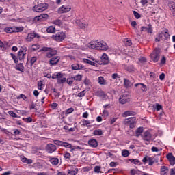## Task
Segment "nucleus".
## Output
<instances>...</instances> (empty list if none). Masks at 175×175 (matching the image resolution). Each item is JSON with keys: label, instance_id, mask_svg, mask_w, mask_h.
Listing matches in <instances>:
<instances>
[{"label": "nucleus", "instance_id": "obj_47", "mask_svg": "<svg viewBox=\"0 0 175 175\" xmlns=\"http://www.w3.org/2000/svg\"><path fill=\"white\" fill-rule=\"evenodd\" d=\"M101 169H102V167H100V165H96V167H94V172L95 173H100L101 172Z\"/></svg>", "mask_w": 175, "mask_h": 175}, {"label": "nucleus", "instance_id": "obj_63", "mask_svg": "<svg viewBox=\"0 0 175 175\" xmlns=\"http://www.w3.org/2000/svg\"><path fill=\"white\" fill-rule=\"evenodd\" d=\"M155 109H157V111H159L163 109V106L159 103H156Z\"/></svg>", "mask_w": 175, "mask_h": 175}, {"label": "nucleus", "instance_id": "obj_55", "mask_svg": "<svg viewBox=\"0 0 175 175\" xmlns=\"http://www.w3.org/2000/svg\"><path fill=\"white\" fill-rule=\"evenodd\" d=\"M43 81L42 80H40L38 81V89L40 90H43Z\"/></svg>", "mask_w": 175, "mask_h": 175}, {"label": "nucleus", "instance_id": "obj_39", "mask_svg": "<svg viewBox=\"0 0 175 175\" xmlns=\"http://www.w3.org/2000/svg\"><path fill=\"white\" fill-rule=\"evenodd\" d=\"M8 113L12 117L14 118H20V116L16 114L14 111H8Z\"/></svg>", "mask_w": 175, "mask_h": 175}, {"label": "nucleus", "instance_id": "obj_51", "mask_svg": "<svg viewBox=\"0 0 175 175\" xmlns=\"http://www.w3.org/2000/svg\"><path fill=\"white\" fill-rule=\"evenodd\" d=\"M23 120L27 123H31L33 122V118L31 117L23 118Z\"/></svg>", "mask_w": 175, "mask_h": 175}, {"label": "nucleus", "instance_id": "obj_44", "mask_svg": "<svg viewBox=\"0 0 175 175\" xmlns=\"http://www.w3.org/2000/svg\"><path fill=\"white\" fill-rule=\"evenodd\" d=\"M53 24L60 27L62 25V21L60 19H56L53 21Z\"/></svg>", "mask_w": 175, "mask_h": 175}, {"label": "nucleus", "instance_id": "obj_14", "mask_svg": "<svg viewBox=\"0 0 175 175\" xmlns=\"http://www.w3.org/2000/svg\"><path fill=\"white\" fill-rule=\"evenodd\" d=\"M83 62L85 64H88L89 65L93 66H96L98 67L99 64L98 62V60H95V61H92L90 59H86V58H83Z\"/></svg>", "mask_w": 175, "mask_h": 175}, {"label": "nucleus", "instance_id": "obj_2", "mask_svg": "<svg viewBox=\"0 0 175 175\" xmlns=\"http://www.w3.org/2000/svg\"><path fill=\"white\" fill-rule=\"evenodd\" d=\"M161 57V49L159 48H155L150 54V62L157 63Z\"/></svg>", "mask_w": 175, "mask_h": 175}, {"label": "nucleus", "instance_id": "obj_11", "mask_svg": "<svg viewBox=\"0 0 175 175\" xmlns=\"http://www.w3.org/2000/svg\"><path fill=\"white\" fill-rule=\"evenodd\" d=\"M144 141L150 142L152 139V134L150 131H146L142 135Z\"/></svg>", "mask_w": 175, "mask_h": 175}, {"label": "nucleus", "instance_id": "obj_52", "mask_svg": "<svg viewBox=\"0 0 175 175\" xmlns=\"http://www.w3.org/2000/svg\"><path fill=\"white\" fill-rule=\"evenodd\" d=\"M33 21L37 23L38 21L42 22L43 21L42 17L41 15L36 16L34 17Z\"/></svg>", "mask_w": 175, "mask_h": 175}, {"label": "nucleus", "instance_id": "obj_41", "mask_svg": "<svg viewBox=\"0 0 175 175\" xmlns=\"http://www.w3.org/2000/svg\"><path fill=\"white\" fill-rule=\"evenodd\" d=\"M25 53L18 52V57L19 61H23L25 59Z\"/></svg>", "mask_w": 175, "mask_h": 175}, {"label": "nucleus", "instance_id": "obj_29", "mask_svg": "<svg viewBox=\"0 0 175 175\" xmlns=\"http://www.w3.org/2000/svg\"><path fill=\"white\" fill-rule=\"evenodd\" d=\"M143 133H144V127L142 126L138 127L135 131V135L136 137H140Z\"/></svg>", "mask_w": 175, "mask_h": 175}, {"label": "nucleus", "instance_id": "obj_64", "mask_svg": "<svg viewBox=\"0 0 175 175\" xmlns=\"http://www.w3.org/2000/svg\"><path fill=\"white\" fill-rule=\"evenodd\" d=\"M170 175H175V167L170 169Z\"/></svg>", "mask_w": 175, "mask_h": 175}, {"label": "nucleus", "instance_id": "obj_23", "mask_svg": "<svg viewBox=\"0 0 175 175\" xmlns=\"http://www.w3.org/2000/svg\"><path fill=\"white\" fill-rule=\"evenodd\" d=\"M79 173V168L67 170V175H77Z\"/></svg>", "mask_w": 175, "mask_h": 175}, {"label": "nucleus", "instance_id": "obj_36", "mask_svg": "<svg viewBox=\"0 0 175 175\" xmlns=\"http://www.w3.org/2000/svg\"><path fill=\"white\" fill-rule=\"evenodd\" d=\"M130 154H131L129 150H126V149H123L122 150V156L124 158H126V157H129Z\"/></svg>", "mask_w": 175, "mask_h": 175}, {"label": "nucleus", "instance_id": "obj_62", "mask_svg": "<svg viewBox=\"0 0 175 175\" xmlns=\"http://www.w3.org/2000/svg\"><path fill=\"white\" fill-rule=\"evenodd\" d=\"M139 62L141 64H144V63L147 62V59L145 57H142L139 58Z\"/></svg>", "mask_w": 175, "mask_h": 175}, {"label": "nucleus", "instance_id": "obj_42", "mask_svg": "<svg viewBox=\"0 0 175 175\" xmlns=\"http://www.w3.org/2000/svg\"><path fill=\"white\" fill-rule=\"evenodd\" d=\"M63 157L66 161H70L72 157V154L68 153V152H66L63 154Z\"/></svg>", "mask_w": 175, "mask_h": 175}, {"label": "nucleus", "instance_id": "obj_31", "mask_svg": "<svg viewBox=\"0 0 175 175\" xmlns=\"http://www.w3.org/2000/svg\"><path fill=\"white\" fill-rule=\"evenodd\" d=\"M82 125L86 127H89L91 125V123L93 122V120H87L85 119L81 120Z\"/></svg>", "mask_w": 175, "mask_h": 175}, {"label": "nucleus", "instance_id": "obj_56", "mask_svg": "<svg viewBox=\"0 0 175 175\" xmlns=\"http://www.w3.org/2000/svg\"><path fill=\"white\" fill-rule=\"evenodd\" d=\"M133 15L136 19L141 18L142 16L137 11H133Z\"/></svg>", "mask_w": 175, "mask_h": 175}, {"label": "nucleus", "instance_id": "obj_20", "mask_svg": "<svg viewBox=\"0 0 175 175\" xmlns=\"http://www.w3.org/2000/svg\"><path fill=\"white\" fill-rule=\"evenodd\" d=\"M75 23H76L77 25L79 26L82 29H85L88 27V23H81V21L79 19H77L75 21Z\"/></svg>", "mask_w": 175, "mask_h": 175}, {"label": "nucleus", "instance_id": "obj_18", "mask_svg": "<svg viewBox=\"0 0 175 175\" xmlns=\"http://www.w3.org/2000/svg\"><path fill=\"white\" fill-rule=\"evenodd\" d=\"M36 37V33H29L25 38L26 42H30L33 41L34 38Z\"/></svg>", "mask_w": 175, "mask_h": 175}, {"label": "nucleus", "instance_id": "obj_22", "mask_svg": "<svg viewBox=\"0 0 175 175\" xmlns=\"http://www.w3.org/2000/svg\"><path fill=\"white\" fill-rule=\"evenodd\" d=\"M124 85L126 88H130L133 86V83L129 80L127 79L126 78H124Z\"/></svg>", "mask_w": 175, "mask_h": 175}, {"label": "nucleus", "instance_id": "obj_17", "mask_svg": "<svg viewBox=\"0 0 175 175\" xmlns=\"http://www.w3.org/2000/svg\"><path fill=\"white\" fill-rule=\"evenodd\" d=\"M71 68L73 70H81L83 68V66L81 64L74 63L71 65Z\"/></svg>", "mask_w": 175, "mask_h": 175}, {"label": "nucleus", "instance_id": "obj_15", "mask_svg": "<svg viewBox=\"0 0 175 175\" xmlns=\"http://www.w3.org/2000/svg\"><path fill=\"white\" fill-rule=\"evenodd\" d=\"M167 159L170 162V165L174 166L175 165V157L173 156V153H168L166 156Z\"/></svg>", "mask_w": 175, "mask_h": 175}, {"label": "nucleus", "instance_id": "obj_32", "mask_svg": "<svg viewBox=\"0 0 175 175\" xmlns=\"http://www.w3.org/2000/svg\"><path fill=\"white\" fill-rule=\"evenodd\" d=\"M96 96L103 99H105L107 98V94H105V92L104 91H98L96 92Z\"/></svg>", "mask_w": 175, "mask_h": 175}, {"label": "nucleus", "instance_id": "obj_8", "mask_svg": "<svg viewBox=\"0 0 175 175\" xmlns=\"http://www.w3.org/2000/svg\"><path fill=\"white\" fill-rule=\"evenodd\" d=\"M72 7L69 5H63L58 8V14H65L70 12Z\"/></svg>", "mask_w": 175, "mask_h": 175}, {"label": "nucleus", "instance_id": "obj_28", "mask_svg": "<svg viewBox=\"0 0 175 175\" xmlns=\"http://www.w3.org/2000/svg\"><path fill=\"white\" fill-rule=\"evenodd\" d=\"M98 81L100 85H107V80H105L103 76L98 77Z\"/></svg>", "mask_w": 175, "mask_h": 175}, {"label": "nucleus", "instance_id": "obj_48", "mask_svg": "<svg viewBox=\"0 0 175 175\" xmlns=\"http://www.w3.org/2000/svg\"><path fill=\"white\" fill-rule=\"evenodd\" d=\"M85 94H86V90H83V91H81L77 94V97L83 98L85 96Z\"/></svg>", "mask_w": 175, "mask_h": 175}, {"label": "nucleus", "instance_id": "obj_5", "mask_svg": "<svg viewBox=\"0 0 175 175\" xmlns=\"http://www.w3.org/2000/svg\"><path fill=\"white\" fill-rule=\"evenodd\" d=\"M66 38V33L64 31H58L57 33L52 35V39L57 42H61Z\"/></svg>", "mask_w": 175, "mask_h": 175}, {"label": "nucleus", "instance_id": "obj_46", "mask_svg": "<svg viewBox=\"0 0 175 175\" xmlns=\"http://www.w3.org/2000/svg\"><path fill=\"white\" fill-rule=\"evenodd\" d=\"M22 135V133L19 129H14L13 135L19 136V135Z\"/></svg>", "mask_w": 175, "mask_h": 175}, {"label": "nucleus", "instance_id": "obj_60", "mask_svg": "<svg viewBox=\"0 0 175 175\" xmlns=\"http://www.w3.org/2000/svg\"><path fill=\"white\" fill-rule=\"evenodd\" d=\"M132 44H133L132 40L130 39H126V40L125 41V46H132Z\"/></svg>", "mask_w": 175, "mask_h": 175}, {"label": "nucleus", "instance_id": "obj_53", "mask_svg": "<svg viewBox=\"0 0 175 175\" xmlns=\"http://www.w3.org/2000/svg\"><path fill=\"white\" fill-rule=\"evenodd\" d=\"M62 147H64L66 148H72V144L67 142H64Z\"/></svg>", "mask_w": 175, "mask_h": 175}, {"label": "nucleus", "instance_id": "obj_26", "mask_svg": "<svg viewBox=\"0 0 175 175\" xmlns=\"http://www.w3.org/2000/svg\"><path fill=\"white\" fill-rule=\"evenodd\" d=\"M16 70L19 72H25V66H24L23 64L19 63V64H16Z\"/></svg>", "mask_w": 175, "mask_h": 175}, {"label": "nucleus", "instance_id": "obj_25", "mask_svg": "<svg viewBox=\"0 0 175 175\" xmlns=\"http://www.w3.org/2000/svg\"><path fill=\"white\" fill-rule=\"evenodd\" d=\"M136 115V112L133 111H126L122 113V117L123 118H126L128 116H135Z\"/></svg>", "mask_w": 175, "mask_h": 175}, {"label": "nucleus", "instance_id": "obj_61", "mask_svg": "<svg viewBox=\"0 0 175 175\" xmlns=\"http://www.w3.org/2000/svg\"><path fill=\"white\" fill-rule=\"evenodd\" d=\"M111 78L113 80L118 79H120V76L118 74V73H113L111 75Z\"/></svg>", "mask_w": 175, "mask_h": 175}, {"label": "nucleus", "instance_id": "obj_50", "mask_svg": "<svg viewBox=\"0 0 175 175\" xmlns=\"http://www.w3.org/2000/svg\"><path fill=\"white\" fill-rule=\"evenodd\" d=\"M10 56L12 58V59L14 60L15 64H18V59L17 56L15 54L10 53Z\"/></svg>", "mask_w": 175, "mask_h": 175}, {"label": "nucleus", "instance_id": "obj_1", "mask_svg": "<svg viewBox=\"0 0 175 175\" xmlns=\"http://www.w3.org/2000/svg\"><path fill=\"white\" fill-rule=\"evenodd\" d=\"M88 47L92 49L95 50H100V51H108L109 49V46L107 43L104 40H94L91 41L88 44Z\"/></svg>", "mask_w": 175, "mask_h": 175}, {"label": "nucleus", "instance_id": "obj_59", "mask_svg": "<svg viewBox=\"0 0 175 175\" xmlns=\"http://www.w3.org/2000/svg\"><path fill=\"white\" fill-rule=\"evenodd\" d=\"M74 111H75V109L73 107H70L66 109V114L69 115V114L72 113V112H74Z\"/></svg>", "mask_w": 175, "mask_h": 175}, {"label": "nucleus", "instance_id": "obj_4", "mask_svg": "<svg viewBox=\"0 0 175 175\" xmlns=\"http://www.w3.org/2000/svg\"><path fill=\"white\" fill-rule=\"evenodd\" d=\"M49 8V4L46 3H41L37 5H35L33 7V11L38 13H41L46 11Z\"/></svg>", "mask_w": 175, "mask_h": 175}, {"label": "nucleus", "instance_id": "obj_34", "mask_svg": "<svg viewBox=\"0 0 175 175\" xmlns=\"http://www.w3.org/2000/svg\"><path fill=\"white\" fill-rule=\"evenodd\" d=\"M3 31L8 34H12L14 33V30L13 27H5Z\"/></svg>", "mask_w": 175, "mask_h": 175}, {"label": "nucleus", "instance_id": "obj_58", "mask_svg": "<svg viewBox=\"0 0 175 175\" xmlns=\"http://www.w3.org/2000/svg\"><path fill=\"white\" fill-rule=\"evenodd\" d=\"M31 49L33 51H36L40 49V45L38 44H32Z\"/></svg>", "mask_w": 175, "mask_h": 175}, {"label": "nucleus", "instance_id": "obj_9", "mask_svg": "<svg viewBox=\"0 0 175 175\" xmlns=\"http://www.w3.org/2000/svg\"><path fill=\"white\" fill-rule=\"evenodd\" d=\"M45 150L49 154H53L57 150V146L53 144L49 143L46 146Z\"/></svg>", "mask_w": 175, "mask_h": 175}, {"label": "nucleus", "instance_id": "obj_49", "mask_svg": "<svg viewBox=\"0 0 175 175\" xmlns=\"http://www.w3.org/2000/svg\"><path fill=\"white\" fill-rule=\"evenodd\" d=\"M38 57L36 56H33L30 59V64L31 66H33V65L37 62Z\"/></svg>", "mask_w": 175, "mask_h": 175}, {"label": "nucleus", "instance_id": "obj_6", "mask_svg": "<svg viewBox=\"0 0 175 175\" xmlns=\"http://www.w3.org/2000/svg\"><path fill=\"white\" fill-rule=\"evenodd\" d=\"M123 124L124 125H129L130 129H134L137 124L136 118L129 117L124 120Z\"/></svg>", "mask_w": 175, "mask_h": 175}, {"label": "nucleus", "instance_id": "obj_7", "mask_svg": "<svg viewBox=\"0 0 175 175\" xmlns=\"http://www.w3.org/2000/svg\"><path fill=\"white\" fill-rule=\"evenodd\" d=\"M100 60H98L97 63L98 64V65L103 66V65H107L109 63V56L107 53H104L101 57H100Z\"/></svg>", "mask_w": 175, "mask_h": 175}, {"label": "nucleus", "instance_id": "obj_12", "mask_svg": "<svg viewBox=\"0 0 175 175\" xmlns=\"http://www.w3.org/2000/svg\"><path fill=\"white\" fill-rule=\"evenodd\" d=\"M148 32V33H153V27L151 23L148 25V27L142 26L141 32Z\"/></svg>", "mask_w": 175, "mask_h": 175}, {"label": "nucleus", "instance_id": "obj_35", "mask_svg": "<svg viewBox=\"0 0 175 175\" xmlns=\"http://www.w3.org/2000/svg\"><path fill=\"white\" fill-rule=\"evenodd\" d=\"M94 135L95 136H100L103 134V131L102 129H95L93 132Z\"/></svg>", "mask_w": 175, "mask_h": 175}, {"label": "nucleus", "instance_id": "obj_33", "mask_svg": "<svg viewBox=\"0 0 175 175\" xmlns=\"http://www.w3.org/2000/svg\"><path fill=\"white\" fill-rule=\"evenodd\" d=\"M25 29L23 26H17L14 28V33H21L23 32Z\"/></svg>", "mask_w": 175, "mask_h": 175}, {"label": "nucleus", "instance_id": "obj_16", "mask_svg": "<svg viewBox=\"0 0 175 175\" xmlns=\"http://www.w3.org/2000/svg\"><path fill=\"white\" fill-rule=\"evenodd\" d=\"M88 145L93 148H96L98 146V142L97 139L92 138L88 140Z\"/></svg>", "mask_w": 175, "mask_h": 175}, {"label": "nucleus", "instance_id": "obj_19", "mask_svg": "<svg viewBox=\"0 0 175 175\" xmlns=\"http://www.w3.org/2000/svg\"><path fill=\"white\" fill-rule=\"evenodd\" d=\"M160 175H169V168L166 165H162L161 167Z\"/></svg>", "mask_w": 175, "mask_h": 175}, {"label": "nucleus", "instance_id": "obj_40", "mask_svg": "<svg viewBox=\"0 0 175 175\" xmlns=\"http://www.w3.org/2000/svg\"><path fill=\"white\" fill-rule=\"evenodd\" d=\"M73 77H74L75 81L80 82V81H81V80L83 79V75L81 74H77V75H75Z\"/></svg>", "mask_w": 175, "mask_h": 175}, {"label": "nucleus", "instance_id": "obj_43", "mask_svg": "<svg viewBox=\"0 0 175 175\" xmlns=\"http://www.w3.org/2000/svg\"><path fill=\"white\" fill-rule=\"evenodd\" d=\"M126 70L129 72H133L135 71V68L133 65H129L126 67Z\"/></svg>", "mask_w": 175, "mask_h": 175}, {"label": "nucleus", "instance_id": "obj_57", "mask_svg": "<svg viewBox=\"0 0 175 175\" xmlns=\"http://www.w3.org/2000/svg\"><path fill=\"white\" fill-rule=\"evenodd\" d=\"M66 81V77L59 78V79H57V83L59 84L64 83Z\"/></svg>", "mask_w": 175, "mask_h": 175}, {"label": "nucleus", "instance_id": "obj_37", "mask_svg": "<svg viewBox=\"0 0 175 175\" xmlns=\"http://www.w3.org/2000/svg\"><path fill=\"white\" fill-rule=\"evenodd\" d=\"M18 52H19V54H21V53L27 54V47L26 46H25V45H24V46H22L20 48Z\"/></svg>", "mask_w": 175, "mask_h": 175}, {"label": "nucleus", "instance_id": "obj_27", "mask_svg": "<svg viewBox=\"0 0 175 175\" xmlns=\"http://www.w3.org/2000/svg\"><path fill=\"white\" fill-rule=\"evenodd\" d=\"M49 162L53 165H57L59 163V160L57 157H51Z\"/></svg>", "mask_w": 175, "mask_h": 175}, {"label": "nucleus", "instance_id": "obj_38", "mask_svg": "<svg viewBox=\"0 0 175 175\" xmlns=\"http://www.w3.org/2000/svg\"><path fill=\"white\" fill-rule=\"evenodd\" d=\"M64 142V141L59 140V139L53 140L54 144H55L56 146H60V147H63Z\"/></svg>", "mask_w": 175, "mask_h": 175}, {"label": "nucleus", "instance_id": "obj_21", "mask_svg": "<svg viewBox=\"0 0 175 175\" xmlns=\"http://www.w3.org/2000/svg\"><path fill=\"white\" fill-rule=\"evenodd\" d=\"M139 86H141L140 87V89L142 92H146L147 91V89H148V87L146 85H145L144 83H135V87L137 88V87H139Z\"/></svg>", "mask_w": 175, "mask_h": 175}, {"label": "nucleus", "instance_id": "obj_3", "mask_svg": "<svg viewBox=\"0 0 175 175\" xmlns=\"http://www.w3.org/2000/svg\"><path fill=\"white\" fill-rule=\"evenodd\" d=\"M40 51L46 52V57L47 58H52L57 54V51L54 50L51 47L43 46Z\"/></svg>", "mask_w": 175, "mask_h": 175}, {"label": "nucleus", "instance_id": "obj_24", "mask_svg": "<svg viewBox=\"0 0 175 175\" xmlns=\"http://www.w3.org/2000/svg\"><path fill=\"white\" fill-rule=\"evenodd\" d=\"M168 7L170 10L172 11L173 16H175V2L170 1L168 3Z\"/></svg>", "mask_w": 175, "mask_h": 175}, {"label": "nucleus", "instance_id": "obj_30", "mask_svg": "<svg viewBox=\"0 0 175 175\" xmlns=\"http://www.w3.org/2000/svg\"><path fill=\"white\" fill-rule=\"evenodd\" d=\"M56 31L55 26L51 25L46 28V32L49 33H54Z\"/></svg>", "mask_w": 175, "mask_h": 175}, {"label": "nucleus", "instance_id": "obj_10", "mask_svg": "<svg viewBox=\"0 0 175 175\" xmlns=\"http://www.w3.org/2000/svg\"><path fill=\"white\" fill-rule=\"evenodd\" d=\"M131 101L129 96L126 94H122L119 98V102L122 105L126 104Z\"/></svg>", "mask_w": 175, "mask_h": 175}, {"label": "nucleus", "instance_id": "obj_45", "mask_svg": "<svg viewBox=\"0 0 175 175\" xmlns=\"http://www.w3.org/2000/svg\"><path fill=\"white\" fill-rule=\"evenodd\" d=\"M75 79L73 77L68 78L67 80H66V82L68 85H72L73 84V83L75 82Z\"/></svg>", "mask_w": 175, "mask_h": 175}, {"label": "nucleus", "instance_id": "obj_13", "mask_svg": "<svg viewBox=\"0 0 175 175\" xmlns=\"http://www.w3.org/2000/svg\"><path fill=\"white\" fill-rule=\"evenodd\" d=\"M61 58L59 56H53L52 57L50 60H49V64L51 66H55L57 65L59 61H60Z\"/></svg>", "mask_w": 175, "mask_h": 175}, {"label": "nucleus", "instance_id": "obj_54", "mask_svg": "<svg viewBox=\"0 0 175 175\" xmlns=\"http://www.w3.org/2000/svg\"><path fill=\"white\" fill-rule=\"evenodd\" d=\"M0 49H1L2 51L7 50L6 45L3 43V41L0 40Z\"/></svg>", "mask_w": 175, "mask_h": 175}]
</instances>
